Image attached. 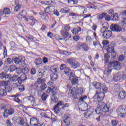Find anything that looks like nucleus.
Here are the masks:
<instances>
[{
    "label": "nucleus",
    "instance_id": "nucleus-10",
    "mask_svg": "<svg viewBox=\"0 0 126 126\" xmlns=\"http://www.w3.org/2000/svg\"><path fill=\"white\" fill-rule=\"evenodd\" d=\"M108 66H111V68L113 67L115 69H117V70H120L122 67L121 66V63L119 62L116 61L113 62H109L108 63Z\"/></svg>",
    "mask_w": 126,
    "mask_h": 126
},
{
    "label": "nucleus",
    "instance_id": "nucleus-8",
    "mask_svg": "<svg viewBox=\"0 0 126 126\" xmlns=\"http://www.w3.org/2000/svg\"><path fill=\"white\" fill-rule=\"evenodd\" d=\"M83 89L81 88L80 89H77L76 92L72 91L70 94H71V96H72L74 99H76V98H80V97L83 95Z\"/></svg>",
    "mask_w": 126,
    "mask_h": 126
},
{
    "label": "nucleus",
    "instance_id": "nucleus-11",
    "mask_svg": "<svg viewBox=\"0 0 126 126\" xmlns=\"http://www.w3.org/2000/svg\"><path fill=\"white\" fill-rule=\"evenodd\" d=\"M104 18L106 21H110L111 20V17L110 15L107 14V13H102L96 16V18L98 20H102Z\"/></svg>",
    "mask_w": 126,
    "mask_h": 126
},
{
    "label": "nucleus",
    "instance_id": "nucleus-25",
    "mask_svg": "<svg viewBox=\"0 0 126 126\" xmlns=\"http://www.w3.org/2000/svg\"><path fill=\"white\" fill-rule=\"evenodd\" d=\"M29 19H30V20H32V23H30V25H31L32 26H33L34 25H35V23H37V20H36V18H35V17L31 16H29Z\"/></svg>",
    "mask_w": 126,
    "mask_h": 126
},
{
    "label": "nucleus",
    "instance_id": "nucleus-47",
    "mask_svg": "<svg viewBox=\"0 0 126 126\" xmlns=\"http://www.w3.org/2000/svg\"><path fill=\"white\" fill-rule=\"evenodd\" d=\"M4 13L5 14H10V9L8 8H5L3 10Z\"/></svg>",
    "mask_w": 126,
    "mask_h": 126
},
{
    "label": "nucleus",
    "instance_id": "nucleus-40",
    "mask_svg": "<svg viewBox=\"0 0 126 126\" xmlns=\"http://www.w3.org/2000/svg\"><path fill=\"white\" fill-rule=\"evenodd\" d=\"M18 15H21L23 18L25 17L27 15V12L25 10H22L21 13L18 14Z\"/></svg>",
    "mask_w": 126,
    "mask_h": 126
},
{
    "label": "nucleus",
    "instance_id": "nucleus-56",
    "mask_svg": "<svg viewBox=\"0 0 126 126\" xmlns=\"http://www.w3.org/2000/svg\"><path fill=\"white\" fill-rule=\"evenodd\" d=\"M6 74H5V73L4 72H1L0 73V79H3V78H5Z\"/></svg>",
    "mask_w": 126,
    "mask_h": 126
},
{
    "label": "nucleus",
    "instance_id": "nucleus-58",
    "mask_svg": "<svg viewBox=\"0 0 126 126\" xmlns=\"http://www.w3.org/2000/svg\"><path fill=\"white\" fill-rule=\"evenodd\" d=\"M79 39H80V37L78 35H75L73 37V39L76 42H77V41H78Z\"/></svg>",
    "mask_w": 126,
    "mask_h": 126
},
{
    "label": "nucleus",
    "instance_id": "nucleus-44",
    "mask_svg": "<svg viewBox=\"0 0 126 126\" xmlns=\"http://www.w3.org/2000/svg\"><path fill=\"white\" fill-rule=\"evenodd\" d=\"M17 120H18V121H19L18 124L20 126H22L25 123V122H24V119H23L22 118L20 117V118H18Z\"/></svg>",
    "mask_w": 126,
    "mask_h": 126
},
{
    "label": "nucleus",
    "instance_id": "nucleus-2",
    "mask_svg": "<svg viewBox=\"0 0 126 126\" xmlns=\"http://www.w3.org/2000/svg\"><path fill=\"white\" fill-rule=\"evenodd\" d=\"M62 108H61V107H62ZM69 106V104L68 103H65L63 101H59L57 104L54 106L53 110L54 111V112L55 114H59L60 113V110L62 109V110H63L65 109V108H67Z\"/></svg>",
    "mask_w": 126,
    "mask_h": 126
},
{
    "label": "nucleus",
    "instance_id": "nucleus-45",
    "mask_svg": "<svg viewBox=\"0 0 126 126\" xmlns=\"http://www.w3.org/2000/svg\"><path fill=\"white\" fill-rule=\"evenodd\" d=\"M21 8V5L20 4L16 5V6H15V8H14V11H15L16 12H17V11H18L19 10H20Z\"/></svg>",
    "mask_w": 126,
    "mask_h": 126
},
{
    "label": "nucleus",
    "instance_id": "nucleus-14",
    "mask_svg": "<svg viewBox=\"0 0 126 126\" xmlns=\"http://www.w3.org/2000/svg\"><path fill=\"white\" fill-rule=\"evenodd\" d=\"M102 36L105 39H109V38L112 37V31L105 30L102 34Z\"/></svg>",
    "mask_w": 126,
    "mask_h": 126
},
{
    "label": "nucleus",
    "instance_id": "nucleus-54",
    "mask_svg": "<svg viewBox=\"0 0 126 126\" xmlns=\"http://www.w3.org/2000/svg\"><path fill=\"white\" fill-rule=\"evenodd\" d=\"M64 31L67 32L70 30V26L69 25H65L64 27Z\"/></svg>",
    "mask_w": 126,
    "mask_h": 126
},
{
    "label": "nucleus",
    "instance_id": "nucleus-9",
    "mask_svg": "<svg viewBox=\"0 0 126 126\" xmlns=\"http://www.w3.org/2000/svg\"><path fill=\"white\" fill-rule=\"evenodd\" d=\"M117 114L120 115L122 118L126 117V107L125 105H120L118 107Z\"/></svg>",
    "mask_w": 126,
    "mask_h": 126
},
{
    "label": "nucleus",
    "instance_id": "nucleus-18",
    "mask_svg": "<svg viewBox=\"0 0 126 126\" xmlns=\"http://www.w3.org/2000/svg\"><path fill=\"white\" fill-rule=\"evenodd\" d=\"M64 118L65 119L63 120V122L65 123V126H70V118L66 115H64Z\"/></svg>",
    "mask_w": 126,
    "mask_h": 126
},
{
    "label": "nucleus",
    "instance_id": "nucleus-60",
    "mask_svg": "<svg viewBox=\"0 0 126 126\" xmlns=\"http://www.w3.org/2000/svg\"><path fill=\"white\" fill-rule=\"evenodd\" d=\"M118 59L119 62H123L124 60H125V56L123 55H121L119 56Z\"/></svg>",
    "mask_w": 126,
    "mask_h": 126
},
{
    "label": "nucleus",
    "instance_id": "nucleus-57",
    "mask_svg": "<svg viewBox=\"0 0 126 126\" xmlns=\"http://www.w3.org/2000/svg\"><path fill=\"white\" fill-rule=\"evenodd\" d=\"M111 125L113 126H117V125H118V121L116 120H112Z\"/></svg>",
    "mask_w": 126,
    "mask_h": 126
},
{
    "label": "nucleus",
    "instance_id": "nucleus-48",
    "mask_svg": "<svg viewBox=\"0 0 126 126\" xmlns=\"http://www.w3.org/2000/svg\"><path fill=\"white\" fill-rule=\"evenodd\" d=\"M18 89L21 92H23V91L25 90V88H24V86H23V85H20L18 86Z\"/></svg>",
    "mask_w": 126,
    "mask_h": 126
},
{
    "label": "nucleus",
    "instance_id": "nucleus-15",
    "mask_svg": "<svg viewBox=\"0 0 126 126\" xmlns=\"http://www.w3.org/2000/svg\"><path fill=\"white\" fill-rule=\"evenodd\" d=\"M93 114V109L92 108H89L88 110H86L84 113V116L85 118H88Z\"/></svg>",
    "mask_w": 126,
    "mask_h": 126
},
{
    "label": "nucleus",
    "instance_id": "nucleus-19",
    "mask_svg": "<svg viewBox=\"0 0 126 126\" xmlns=\"http://www.w3.org/2000/svg\"><path fill=\"white\" fill-rule=\"evenodd\" d=\"M61 35H62L63 38H68L69 39L71 38V34H69V33L64 31V30L61 31Z\"/></svg>",
    "mask_w": 126,
    "mask_h": 126
},
{
    "label": "nucleus",
    "instance_id": "nucleus-26",
    "mask_svg": "<svg viewBox=\"0 0 126 126\" xmlns=\"http://www.w3.org/2000/svg\"><path fill=\"white\" fill-rule=\"evenodd\" d=\"M64 73L66 75H70V77L73 75V73L70 72V69L68 67L64 70Z\"/></svg>",
    "mask_w": 126,
    "mask_h": 126
},
{
    "label": "nucleus",
    "instance_id": "nucleus-52",
    "mask_svg": "<svg viewBox=\"0 0 126 126\" xmlns=\"http://www.w3.org/2000/svg\"><path fill=\"white\" fill-rule=\"evenodd\" d=\"M67 67L65 64H62L60 66L61 70H64Z\"/></svg>",
    "mask_w": 126,
    "mask_h": 126
},
{
    "label": "nucleus",
    "instance_id": "nucleus-41",
    "mask_svg": "<svg viewBox=\"0 0 126 126\" xmlns=\"http://www.w3.org/2000/svg\"><path fill=\"white\" fill-rule=\"evenodd\" d=\"M19 78H20V79H21V80L25 81V80H27V75H26V74H23L20 76Z\"/></svg>",
    "mask_w": 126,
    "mask_h": 126
},
{
    "label": "nucleus",
    "instance_id": "nucleus-49",
    "mask_svg": "<svg viewBox=\"0 0 126 126\" xmlns=\"http://www.w3.org/2000/svg\"><path fill=\"white\" fill-rule=\"evenodd\" d=\"M102 28H104V29L107 30V29H108V28L109 27V24H108V23L107 22H105L102 25Z\"/></svg>",
    "mask_w": 126,
    "mask_h": 126
},
{
    "label": "nucleus",
    "instance_id": "nucleus-43",
    "mask_svg": "<svg viewBox=\"0 0 126 126\" xmlns=\"http://www.w3.org/2000/svg\"><path fill=\"white\" fill-rule=\"evenodd\" d=\"M41 97L42 101H46V100H47V98H48V94L46 93H44Z\"/></svg>",
    "mask_w": 126,
    "mask_h": 126
},
{
    "label": "nucleus",
    "instance_id": "nucleus-1",
    "mask_svg": "<svg viewBox=\"0 0 126 126\" xmlns=\"http://www.w3.org/2000/svg\"><path fill=\"white\" fill-rule=\"evenodd\" d=\"M95 111L97 115L104 116L105 114L109 113L110 111V106L107 105V103H105L104 102H99Z\"/></svg>",
    "mask_w": 126,
    "mask_h": 126
},
{
    "label": "nucleus",
    "instance_id": "nucleus-39",
    "mask_svg": "<svg viewBox=\"0 0 126 126\" xmlns=\"http://www.w3.org/2000/svg\"><path fill=\"white\" fill-rule=\"evenodd\" d=\"M46 4H47V5H55V4H56V1H55V0L47 1Z\"/></svg>",
    "mask_w": 126,
    "mask_h": 126
},
{
    "label": "nucleus",
    "instance_id": "nucleus-34",
    "mask_svg": "<svg viewBox=\"0 0 126 126\" xmlns=\"http://www.w3.org/2000/svg\"><path fill=\"white\" fill-rule=\"evenodd\" d=\"M5 79L7 82H10L11 81V74H8L5 75Z\"/></svg>",
    "mask_w": 126,
    "mask_h": 126
},
{
    "label": "nucleus",
    "instance_id": "nucleus-21",
    "mask_svg": "<svg viewBox=\"0 0 126 126\" xmlns=\"http://www.w3.org/2000/svg\"><path fill=\"white\" fill-rule=\"evenodd\" d=\"M38 120L36 118L32 117L30 119V126H37Z\"/></svg>",
    "mask_w": 126,
    "mask_h": 126
},
{
    "label": "nucleus",
    "instance_id": "nucleus-20",
    "mask_svg": "<svg viewBox=\"0 0 126 126\" xmlns=\"http://www.w3.org/2000/svg\"><path fill=\"white\" fill-rule=\"evenodd\" d=\"M69 80H71V83L72 85H75L78 83V79L73 77V75L70 76L69 78Z\"/></svg>",
    "mask_w": 126,
    "mask_h": 126
},
{
    "label": "nucleus",
    "instance_id": "nucleus-55",
    "mask_svg": "<svg viewBox=\"0 0 126 126\" xmlns=\"http://www.w3.org/2000/svg\"><path fill=\"white\" fill-rule=\"evenodd\" d=\"M50 71H51V72H52L53 73H56V72H57V68H56V67L54 66H51Z\"/></svg>",
    "mask_w": 126,
    "mask_h": 126
},
{
    "label": "nucleus",
    "instance_id": "nucleus-7",
    "mask_svg": "<svg viewBox=\"0 0 126 126\" xmlns=\"http://www.w3.org/2000/svg\"><path fill=\"white\" fill-rule=\"evenodd\" d=\"M66 61L67 63L71 65V67H73V68H74V69H75V68L79 67V66L80 65L79 64V63L75 61L74 59H67Z\"/></svg>",
    "mask_w": 126,
    "mask_h": 126
},
{
    "label": "nucleus",
    "instance_id": "nucleus-22",
    "mask_svg": "<svg viewBox=\"0 0 126 126\" xmlns=\"http://www.w3.org/2000/svg\"><path fill=\"white\" fill-rule=\"evenodd\" d=\"M71 32L73 35H77L78 32H81V28L78 27L77 28H73L72 30H71Z\"/></svg>",
    "mask_w": 126,
    "mask_h": 126
},
{
    "label": "nucleus",
    "instance_id": "nucleus-38",
    "mask_svg": "<svg viewBox=\"0 0 126 126\" xmlns=\"http://www.w3.org/2000/svg\"><path fill=\"white\" fill-rule=\"evenodd\" d=\"M17 67H16V66L14 65H11L9 68V70L10 72H13L15 70H16Z\"/></svg>",
    "mask_w": 126,
    "mask_h": 126
},
{
    "label": "nucleus",
    "instance_id": "nucleus-12",
    "mask_svg": "<svg viewBox=\"0 0 126 126\" xmlns=\"http://www.w3.org/2000/svg\"><path fill=\"white\" fill-rule=\"evenodd\" d=\"M11 91V88L10 87L7 86L4 87L3 89L0 90V96H6L7 95V92H10Z\"/></svg>",
    "mask_w": 126,
    "mask_h": 126
},
{
    "label": "nucleus",
    "instance_id": "nucleus-30",
    "mask_svg": "<svg viewBox=\"0 0 126 126\" xmlns=\"http://www.w3.org/2000/svg\"><path fill=\"white\" fill-rule=\"evenodd\" d=\"M81 47L82 49L84 50V51L87 52L89 50V47H88V45L86 44V43H83L81 44Z\"/></svg>",
    "mask_w": 126,
    "mask_h": 126
},
{
    "label": "nucleus",
    "instance_id": "nucleus-31",
    "mask_svg": "<svg viewBox=\"0 0 126 126\" xmlns=\"http://www.w3.org/2000/svg\"><path fill=\"white\" fill-rule=\"evenodd\" d=\"M49 119H51L52 123H55V122H58L59 121V119L54 114H51V117H50Z\"/></svg>",
    "mask_w": 126,
    "mask_h": 126
},
{
    "label": "nucleus",
    "instance_id": "nucleus-33",
    "mask_svg": "<svg viewBox=\"0 0 126 126\" xmlns=\"http://www.w3.org/2000/svg\"><path fill=\"white\" fill-rule=\"evenodd\" d=\"M18 79H19V77L17 75H15L13 76H11V80L12 81V82H16Z\"/></svg>",
    "mask_w": 126,
    "mask_h": 126
},
{
    "label": "nucleus",
    "instance_id": "nucleus-62",
    "mask_svg": "<svg viewBox=\"0 0 126 126\" xmlns=\"http://www.w3.org/2000/svg\"><path fill=\"white\" fill-rule=\"evenodd\" d=\"M8 115H9L8 112L7 111V110H5L4 111V113H3V117L4 118H7V117H8Z\"/></svg>",
    "mask_w": 126,
    "mask_h": 126
},
{
    "label": "nucleus",
    "instance_id": "nucleus-24",
    "mask_svg": "<svg viewBox=\"0 0 126 126\" xmlns=\"http://www.w3.org/2000/svg\"><path fill=\"white\" fill-rule=\"evenodd\" d=\"M27 101H28L30 103H32V105H34V103H35V98L32 95H31L30 96L26 97H25Z\"/></svg>",
    "mask_w": 126,
    "mask_h": 126
},
{
    "label": "nucleus",
    "instance_id": "nucleus-37",
    "mask_svg": "<svg viewBox=\"0 0 126 126\" xmlns=\"http://www.w3.org/2000/svg\"><path fill=\"white\" fill-rule=\"evenodd\" d=\"M111 17H112V20H113V21H118L119 20L118 13H115V14L112 15Z\"/></svg>",
    "mask_w": 126,
    "mask_h": 126
},
{
    "label": "nucleus",
    "instance_id": "nucleus-32",
    "mask_svg": "<svg viewBox=\"0 0 126 126\" xmlns=\"http://www.w3.org/2000/svg\"><path fill=\"white\" fill-rule=\"evenodd\" d=\"M126 95H125V93L124 92H120L118 95V98L120 100H123L125 99Z\"/></svg>",
    "mask_w": 126,
    "mask_h": 126
},
{
    "label": "nucleus",
    "instance_id": "nucleus-29",
    "mask_svg": "<svg viewBox=\"0 0 126 126\" xmlns=\"http://www.w3.org/2000/svg\"><path fill=\"white\" fill-rule=\"evenodd\" d=\"M50 79L51 81H56L58 79V74L53 73L50 75Z\"/></svg>",
    "mask_w": 126,
    "mask_h": 126
},
{
    "label": "nucleus",
    "instance_id": "nucleus-42",
    "mask_svg": "<svg viewBox=\"0 0 126 126\" xmlns=\"http://www.w3.org/2000/svg\"><path fill=\"white\" fill-rule=\"evenodd\" d=\"M76 99H79V101H80V102H83L85 100H86V99H87V96L86 95H83V96H80L79 98H76Z\"/></svg>",
    "mask_w": 126,
    "mask_h": 126
},
{
    "label": "nucleus",
    "instance_id": "nucleus-16",
    "mask_svg": "<svg viewBox=\"0 0 126 126\" xmlns=\"http://www.w3.org/2000/svg\"><path fill=\"white\" fill-rule=\"evenodd\" d=\"M105 49H106V51L108 54L112 53L115 50V44L111 43Z\"/></svg>",
    "mask_w": 126,
    "mask_h": 126
},
{
    "label": "nucleus",
    "instance_id": "nucleus-36",
    "mask_svg": "<svg viewBox=\"0 0 126 126\" xmlns=\"http://www.w3.org/2000/svg\"><path fill=\"white\" fill-rule=\"evenodd\" d=\"M37 82L38 84H43L46 82V79L43 78V79H41L40 78H38L37 79Z\"/></svg>",
    "mask_w": 126,
    "mask_h": 126
},
{
    "label": "nucleus",
    "instance_id": "nucleus-61",
    "mask_svg": "<svg viewBox=\"0 0 126 126\" xmlns=\"http://www.w3.org/2000/svg\"><path fill=\"white\" fill-rule=\"evenodd\" d=\"M31 73L32 74V75H33L34 74H36V69L35 68H32L31 70Z\"/></svg>",
    "mask_w": 126,
    "mask_h": 126
},
{
    "label": "nucleus",
    "instance_id": "nucleus-3",
    "mask_svg": "<svg viewBox=\"0 0 126 126\" xmlns=\"http://www.w3.org/2000/svg\"><path fill=\"white\" fill-rule=\"evenodd\" d=\"M110 29L113 32H125L126 28L121 24H112L110 27Z\"/></svg>",
    "mask_w": 126,
    "mask_h": 126
},
{
    "label": "nucleus",
    "instance_id": "nucleus-64",
    "mask_svg": "<svg viewBox=\"0 0 126 126\" xmlns=\"http://www.w3.org/2000/svg\"><path fill=\"white\" fill-rule=\"evenodd\" d=\"M121 25L124 26V25H126V18H124L122 20L121 22Z\"/></svg>",
    "mask_w": 126,
    "mask_h": 126
},
{
    "label": "nucleus",
    "instance_id": "nucleus-17",
    "mask_svg": "<svg viewBox=\"0 0 126 126\" xmlns=\"http://www.w3.org/2000/svg\"><path fill=\"white\" fill-rule=\"evenodd\" d=\"M121 78H122L121 72H118L117 74L114 75L113 79L115 82H117V81H120V80H121Z\"/></svg>",
    "mask_w": 126,
    "mask_h": 126
},
{
    "label": "nucleus",
    "instance_id": "nucleus-46",
    "mask_svg": "<svg viewBox=\"0 0 126 126\" xmlns=\"http://www.w3.org/2000/svg\"><path fill=\"white\" fill-rule=\"evenodd\" d=\"M8 113L9 114V116H11V115H13L14 114V109L13 108H9L8 110Z\"/></svg>",
    "mask_w": 126,
    "mask_h": 126
},
{
    "label": "nucleus",
    "instance_id": "nucleus-53",
    "mask_svg": "<svg viewBox=\"0 0 126 126\" xmlns=\"http://www.w3.org/2000/svg\"><path fill=\"white\" fill-rule=\"evenodd\" d=\"M46 88H47V85H46L45 83L41 85V86H40L41 90L42 91L45 90Z\"/></svg>",
    "mask_w": 126,
    "mask_h": 126
},
{
    "label": "nucleus",
    "instance_id": "nucleus-59",
    "mask_svg": "<svg viewBox=\"0 0 126 126\" xmlns=\"http://www.w3.org/2000/svg\"><path fill=\"white\" fill-rule=\"evenodd\" d=\"M23 72L24 73V74H27L28 72H29V69H28L27 67L24 68L23 69Z\"/></svg>",
    "mask_w": 126,
    "mask_h": 126
},
{
    "label": "nucleus",
    "instance_id": "nucleus-4",
    "mask_svg": "<svg viewBox=\"0 0 126 126\" xmlns=\"http://www.w3.org/2000/svg\"><path fill=\"white\" fill-rule=\"evenodd\" d=\"M93 86L95 87L96 89L98 90L96 91H102V92H108V88L106 87L105 84H103L102 85L101 83L94 82L92 83Z\"/></svg>",
    "mask_w": 126,
    "mask_h": 126
},
{
    "label": "nucleus",
    "instance_id": "nucleus-50",
    "mask_svg": "<svg viewBox=\"0 0 126 126\" xmlns=\"http://www.w3.org/2000/svg\"><path fill=\"white\" fill-rule=\"evenodd\" d=\"M102 45H103V47L104 49L107 48V45L109 44V42L107 40H104L102 42Z\"/></svg>",
    "mask_w": 126,
    "mask_h": 126
},
{
    "label": "nucleus",
    "instance_id": "nucleus-6",
    "mask_svg": "<svg viewBox=\"0 0 126 126\" xmlns=\"http://www.w3.org/2000/svg\"><path fill=\"white\" fill-rule=\"evenodd\" d=\"M13 61L16 64H20V65H22L23 67L26 66L25 57L23 56L16 57L13 59Z\"/></svg>",
    "mask_w": 126,
    "mask_h": 126
},
{
    "label": "nucleus",
    "instance_id": "nucleus-63",
    "mask_svg": "<svg viewBox=\"0 0 126 126\" xmlns=\"http://www.w3.org/2000/svg\"><path fill=\"white\" fill-rule=\"evenodd\" d=\"M5 14L4 13V11H1L0 12V17H1L2 18V17H5Z\"/></svg>",
    "mask_w": 126,
    "mask_h": 126
},
{
    "label": "nucleus",
    "instance_id": "nucleus-51",
    "mask_svg": "<svg viewBox=\"0 0 126 126\" xmlns=\"http://www.w3.org/2000/svg\"><path fill=\"white\" fill-rule=\"evenodd\" d=\"M16 71L18 74H21L23 72V69L20 68H17Z\"/></svg>",
    "mask_w": 126,
    "mask_h": 126
},
{
    "label": "nucleus",
    "instance_id": "nucleus-28",
    "mask_svg": "<svg viewBox=\"0 0 126 126\" xmlns=\"http://www.w3.org/2000/svg\"><path fill=\"white\" fill-rule=\"evenodd\" d=\"M51 100L53 103H59V98L55 95H52L51 96Z\"/></svg>",
    "mask_w": 126,
    "mask_h": 126
},
{
    "label": "nucleus",
    "instance_id": "nucleus-5",
    "mask_svg": "<svg viewBox=\"0 0 126 126\" xmlns=\"http://www.w3.org/2000/svg\"><path fill=\"white\" fill-rule=\"evenodd\" d=\"M107 92L102 91H96V94L94 96L93 98L97 102H101L105 98V94Z\"/></svg>",
    "mask_w": 126,
    "mask_h": 126
},
{
    "label": "nucleus",
    "instance_id": "nucleus-27",
    "mask_svg": "<svg viewBox=\"0 0 126 126\" xmlns=\"http://www.w3.org/2000/svg\"><path fill=\"white\" fill-rule=\"evenodd\" d=\"M43 63V59L40 58H38L37 59H35L34 61V63L36 65H40Z\"/></svg>",
    "mask_w": 126,
    "mask_h": 126
},
{
    "label": "nucleus",
    "instance_id": "nucleus-13",
    "mask_svg": "<svg viewBox=\"0 0 126 126\" xmlns=\"http://www.w3.org/2000/svg\"><path fill=\"white\" fill-rule=\"evenodd\" d=\"M46 93H52V95H56L57 94H58V91L57 90V88L55 87H54L53 88H50L48 87L46 91Z\"/></svg>",
    "mask_w": 126,
    "mask_h": 126
},
{
    "label": "nucleus",
    "instance_id": "nucleus-35",
    "mask_svg": "<svg viewBox=\"0 0 126 126\" xmlns=\"http://www.w3.org/2000/svg\"><path fill=\"white\" fill-rule=\"evenodd\" d=\"M104 61L105 64H107L110 61V56L108 54L104 55Z\"/></svg>",
    "mask_w": 126,
    "mask_h": 126
},
{
    "label": "nucleus",
    "instance_id": "nucleus-23",
    "mask_svg": "<svg viewBox=\"0 0 126 126\" xmlns=\"http://www.w3.org/2000/svg\"><path fill=\"white\" fill-rule=\"evenodd\" d=\"M112 67L108 65V67L105 68L104 72V74H106V75H109L110 73L112 72Z\"/></svg>",
    "mask_w": 126,
    "mask_h": 126
}]
</instances>
